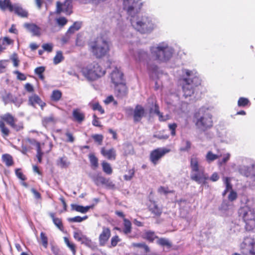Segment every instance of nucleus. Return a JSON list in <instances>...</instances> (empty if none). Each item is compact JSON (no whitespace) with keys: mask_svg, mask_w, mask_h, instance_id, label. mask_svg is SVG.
<instances>
[{"mask_svg":"<svg viewBox=\"0 0 255 255\" xmlns=\"http://www.w3.org/2000/svg\"><path fill=\"white\" fill-rule=\"evenodd\" d=\"M123 5L124 9L131 16V24L136 30L144 34L150 32L153 29V23L149 17L144 15L135 17L132 15L140 10L142 6L140 0H123Z\"/></svg>","mask_w":255,"mask_h":255,"instance_id":"f257e3e1","label":"nucleus"},{"mask_svg":"<svg viewBox=\"0 0 255 255\" xmlns=\"http://www.w3.org/2000/svg\"><path fill=\"white\" fill-rule=\"evenodd\" d=\"M110 44V41L102 35L97 36L88 43L89 50L98 59L109 56Z\"/></svg>","mask_w":255,"mask_h":255,"instance_id":"f03ea898","label":"nucleus"},{"mask_svg":"<svg viewBox=\"0 0 255 255\" xmlns=\"http://www.w3.org/2000/svg\"><path fill=\"white\" fill-rule=\"evenodd\" d=\"M196 72L185 70V77L182 80L183 96L187 98L193 95L196 88L201 85V80Z\"/></svg>","mask_w":255,"mask_h":255,"instance_id":"7ed1b4c3","label":"nucleus"},{"mask_svg":"<svg viewBox=\"0 0 255 255\" xmlns=\"http://www.w3.org/2000/svg\"><path fill=\"white\" fill-rule=\"evenodd\" d=\"M16 118L9 113H6L0 116V131L3 138L6 139L10 133V129L5 124L17 131L23 128V123L21 122L16 124Z\"/></svg>","mask_w":255,"mask_h":255,"instance_id":"20e7f679","label":"nucleus"},{"mask_svg":"<svg viewBox=\"0 0 255 255\" xmlns=\"http://www.w3.org/2000/svg\"><path fill=\"white\" fill-rule=\"evenodd\" d=\"M193 121L197 128L205 131L213 127L212 115L207 110L200 109L193 116Z\"/></svg>","mask_w":255,"mask_h":255,"instance_id":"39448f33","label":"nucleus"},{"mask_svg":"<svg viewBox=\"0 0 255 255\" xmlns=\"http://www.w3.org/2000/svg\"><path fill=\"white\" fill-rule=\"evenodd\" d=\"M238 216L245 223V229L247 231L255 230V209L249 205H244L238 210Z\"/></svg>","mask_w":255,"mask_h":255,"instance_id":"423d86ee","label":"nucleus"},{"mask_svg":"<svg viewBox=\"0 0 255 255\" xmlns=\"http://www.w3.org/2000/svg\"><path fill=\"white\" fill-rule=\"evenodd\" d=\"M190 163L192 172L191 179L198 183H205L208 177L205 174L204 168L200 166L198 158L192 157Z\"/></svg>","mask_w":255,"mask_h":255,"instance_id":"0eeeda50","label":"nucleus"},{"mask_svg":"<svg viewBox=\"0 0 255 255\" xmlns=\"http://www.w3.org/2000/svg\"><path fill=\"white\" fill-rule=\"evenodd\" d=\"M84 76L90 80H95L104 76L106 71L99 63L94 62L82 69Z\"/></svg>","mask_w":255,"mask_h":255,"instance_id":"6e6552de","label":"nucleus"},{"mask_svg":"<svg viewBox=\"0 0 255 255\" xmlns=\"http://www.w3.org/2000/svg\"><path fill=\"white\" fill-rule=\"evenodd\" d=\"M151 53L155 59L160 62H167L172 57L173 54L172 49L167 45L156 47L155 50H151Z\"/></svg>","mask_w":255,"mask_h":255,"instance_id":"1a4fd4ad","label":"nucleus"},{"mask_svg":"<svg viewBox=\"0 0 255 255\" xmlns=\"http://www.w3.org/2000/svg\"><path fill=\"white\" fill-rule=\"evenodd\" d=\"M170 151V149L167 148H156L150 152L149 155V160L154 165H156L159 163L161 158Z\"/></svg>","mask_w":255,"mask_h":255,"instance_id":"9d476101","label":"nucleus"},{"mask_svg":"<svg viewBox=\"0 0 255 255\" xmlns=\"http://www.w3.org/2000/svg\"><path fill=\"white\" fill-rule=\"evenodd\" d=\"M72 2L71 0H65L63 3L57 1L56 3V12L60 13L64 12L67 15H70L72 12Z\"/></svg>","mask_w":255,"mask_h":255,"instance_id":"9b49d317","label":"nucleus"},{"mask_svg":"<svg viewBox=\"0 0 255 255\" xmlns=\"http://www.w3.org/2000/svg\"><path fill=\"white\" fill-rule=\"evenodd\" d=\"M242 253L243 255H255V241L250 239L244 242L241 245Z\"/></svg>","mask_w":255,"mask_h":255,"instance_id":"f8f14e48","label":"nucleus"},{"mask_svg":"<svg viewBox=\"0 0 255 255\" xmlns=\"http://www.w3.org/2000/svg\"><path fill=\"white\" fill-rule=\"evenodd\" d=\"M147 209L153 218H159L162 213V208L157 204L154 200H149V203L147 205Z\"/></svg>","mask_w":255,"mask_h":255,"instance_id":"ddd939ff","label":"nucleus"},{"mask_svg":"<svg viewBox=\"0 0 255 255\" xmlns=\"http://www.w3.org/2000/svg\"><path fill=\"white\" fill-rule=\"evenodd\" d=\"M28 105L33 108H36V105H38L40 106L41 110H43L46 104L41 100L38 95L32 94L28 98Z\"/></svg>","mask_w":255,"mask_h":255,"instance_id":"4468645a","label":"nucleus"},{"mask_svg":"<svg viewBox=\"0 0 255 255\" xmlns=\"http://www.w3.org/2000/svg\"><path fill=\"white\" fill-rule=\"evenodd\" d=\"M111 78L114 85L125 83L123 73L117 67L111 73Z\"/></svg>","mask_w":255,"mask_h":255,"instance_id":"2eb2a0df","label":"nucleus"},{"mask_svg":"<svg viewBox=\"0 0 255 255\" xmlns=\"http://www.w3.org/2000/svg\"><path fill=\"white\" fill-rule=\"evenodd\" d=\"M145 110L140 105H136L133 113V119L134 123L140 122L142 118L145 116Z\"/></svg>","mask_w":255,"mask_h":255,"instance_id":"dca6fc26","label":"nucleus"},{"mask_svg":"<svg viewBox=\"0 0 255 255\" xmlns=\"http://www.w3.org/2000/svg\"><path fill=\"white\" fill-rule=\"evenodd\" d=\"M100 152L105 158L109 160H115L116 159L117 152L113 147L107 149L105 147H103L101 149Z\"/></svg>","mask_w":255,"mask_h":255,"instance_id":"f3484780","label":"nucleus"},{"mask_svg":"<svg viewBox=\"0 0 255 255\" xmlns=\"http://www.w3.org/2000/svg\"><path fill=\"white\" fill-rule=\"evenodd\" d=\"M111 235V230L109 228L104 227L102 233L99 237L100 246H104L107 243Z\"/></svg>","mask_w":255,"mask_h":255,"instance_id":"a211bd4d","label":"nucleus"},{"mask_svg":"<svg viewBox=\"0 0 255 255\" xmlns=\"http://www.w3.org/2000/svg\"><path fill=\"white\" fill-rule=\"evenodd\" d=\"M115 92L118 98H122L126 97L128 94V88L125 82L115 85Z\"/></svg>","mask_w":255,"mask_h":255,"instance_id":"6ab92c4d","label":"nucleus"},{"mask_svg":"<svg viewBox=\"0 0 255 255\" xmlns=\"http://www.w3.org/2000/svg\"><path fill=\"white\" fill-rule=\"evenodd\" d=\"M23 26L27 30L31 32L33 36H39L41 34L40 28L34 23H25Z\"/></svg>","mask_w":255,"mask_h":255,"instance_id":"aec40b11","label":"nucleus"},{"mask_svg":"<svg viewBox=\"0 0 255 255\" xmlns=\"http://www.w3.org/2000/svg\"><path fill=\"white\" fill-rule=\"evenodd\" d=\"M12 12H14L16 15L21 18H27L29 15L27 10L17 3L14 4Z\"/></svg>","mask_w":255,"mask_h":255,"instance_id":"412c9836","label":"nucleus"},{"mask_svg":"<svg viewBox=\"0 0 255 255\" xmlns=\"http://www.w3.org/2000/svg\"><path fill=\"white\" fill-rule=\"evenodd\" d=\"M72 116L74 118V120L79 124L82 123L85 119L84 113L79 109H75L73 110Z\"/></svg>","mask_w":255,"mask_h":255,"instance_id":"4be33fe9","label":"nucleus"},{"mask_svg":"<svg viewBox=\"0 0 255 255\" xmlns=\"http://www.w3.org/2000/svg\"><path fill=\"white\" fill-rule=\"evenodd\" d=\"M14 4H12L10 0H0V9L2 11L8 10L12 12Z\"/></svg>","mask_w":255,"mask_h":255,"instance_id":"5701e85b","label":"nucleus"},{"mask_svg":"<svg viewBox=\"0 0 255 255\" xmlns=\"http://www.w3.org/2000/svg\"><path fill=\"white\" fill-rule=\"evenodd\" d=\"M123 155L125 156H128L129 155H132L134 153L133 145L130 143H125L123 144Z\"/></svg>","mask_w":255,"mask_h":255,"instance_id":"b1692460","label":"nucleus"},{"mask_svg":"<svg viewBox=\"0 0 255 255\" xmlns=\"http://www.w3.org/2000/svg\"><path fill=\"white\" fill-rule=\"evenodd\" d=\"M142 237L150 243L153 242L155 239L158 238L155 232L150 230L145 231Z\"/></svg>","mask_w":255,"mask_h":255,"instance_id":"393cba45","label":"nucleus"},{"mask_svg":"<svg viewBox=\"0 0 255 255\" xmlns=\"http://www.w3.org/2000/svg\"><path fill=\"white\" fill-rule=\"evenodd\" d=\"M50 217L52 219L54 224L58 228L60 231L64 230V226L60 218H56L54 213H50L49 214Z\"/></svg>","mask_w":255,"mask_h":255,"instance_id":"a878e982","label":"nucleus"},{"mask_svg":"<svg viewBox=\"0 0 255 255\" xmlns=\"http://www.w3.org/2000/svg\"><path fill=\"white\" fill-rule=\"evenodd\" d=\"M105 177L103 176L101 173L99 172L91 176V178L97 186L102 185Z\"/></svg>","mask_w":255,"mask_h":255,"instance_id":"bb28decb","label":"nucleus"},{"mask_svg":"<svg viewBox=\"0 0 255 255\" xmlns=\"http://www.w3.org/2000/svg\"><path fill=\"white\" fill-rule=\"evenodd\" d=\"M81 243L82 244H84L93 250H94L97 248V245L96 243L92 241L91 239L87 237L86 236L84 237Z\"/></svg>","mask_w":255,"mask_h":255,"instance_id":"cd10ccee","label":"nucleus"},{"mask_svg":"<svg viewBox=\"0 0 255 255\" xmlns=\"http://www.w3.org/2000/svg\"><path fill=\"white\" fill-rule=\"evenodd\" d=\"M1 160L7 167L11 166L14 164V161L12 156L7 153L2 154L1 156Z\"/></svg>","mask_w":255,"mask_h":255,"instance_id":"c85d7f7f","label":"nucleus"},{"mask_svg":"<svg viewBox=\"0 0 255 255\" xmlns=\"http://www.w3.org/2000/svg\"><path fill=\"white\" fill-rule=\"evenodd\" d=\"M132 227H131V222L126 219L124 218V228L123 229V232L126 234L128 235L131 232Z\"/></svg>","mask_w":255,"mask_h":255,"instance_id":"c756f323","label":"nucleus"},{"mask_svg":"<svg viewBox=\"0 0 255 255\" xmlns=\"http://www.w3.org/2000/svg\"><path fill=\"white\" fill-rule=\"evenodd\" d=\"M88 157L90 162L91 166L92 168L96 169L99 167L98 158L94 153H91L89 154Z\"/></svg>","mask_w":255,"mask_h":255,"instance_id":"7c9ffc66","label":"nucleus"},{"mask_svg":"<svg viewBox=\"0 0 255 255\" xmlns=\"http://www.w3.org/2000/svg\"><path fill=\"white\" fill-rule=\"evenodd\" d=\"M71 209L73 210H75L77 212L81 213H86L90 209V206L84 207L83 206L78 205L76 204H71Z\"/></svg>","mask_w":255,"mask_h":255,"instance_id":"2f4dec72","label":"nucleus"},{"mask_svg":"<svg viewBox=\"0 0 255 255\" xmlns=\"http://www.w3.org/2000/svg\"><path fill=\"white\" fill-rule=\"evenodd\" d=\"M64 241L67 247L70 250L73 255H76V246L73 242L70 241L69 239L67 237L64 238Z\"/></svg>","mask_w":255,"mask_h":255,"instance_id":"473e14b6","label":"nucleus"},{"mask_svg":"<svg viewBox=\"0 0 255 255\" xmlns=\"http://www.w3.org/2000/svg\"><path fill=\"white\" fill-rule=\"evenodd\" d=\"M103 171L107 175H111L113 173V169L111 164L106 161H103L102 163Z\"/></svg>","mask_w":255,"mask_h":255,"instance_id":"72a5a7b5","label":"nucleus"},{"mask_svg":"<svg viewBox=\"0 0 255 255\" xmlns=\"http://www.w3.org/2000/svg\"><path fill=\"white\" fill-rule=\"evenodd\" d=\"M89 105L93 111H98L101 114L105 113L104 109L99 102H91Z\"/></svg>","mask_w":255,"mask_h":255,"instance_id":"f704fd0d","label":"nucleus"},{"mask_svg":"<svg viewBox=\"0 0 255 255\" xmlns=\"http://www.w3.org/2000/svg\"><path fill=\"white\" fill-rule=\"evenodd\" d=\"M222 155L214 154L211 151H209L206 155V160L208 163H210L221 157Z\"/></svg>","mask_w":255,"mask_h":255,"instance_id":"c9c22d12","label":"nucleus"},{"mask_svg":"<svg viewBox=\"0 0 255 255\" xmlns=\"http://www.w3.org/2000/svg\"><path fill=\"white\" fill-rule=\"evenodd\" d=\"M81 27V23L80 22H75L67 30V34H73L75 31H78Z\"/></svg>","mask_w":255,"mask_h":255,"instance_id":"e433bc0d","label":"nucleus"},{"mask_svg":"<svg viewBox=\"0 0 255 255\" xmlns=\"http://www.w3.org/2000/svg\"><path fill=\"white\" fill-rule=\"evenodd\" d=\"M62 92L58 90H53L50 96V99L52 101L58 102L62 97Z\"/></svg>","mask_w":255,"mask_h":255,"instance_id":"4c0bfd02","label":"nucleus"},{"mask_svg":"<svg viewBox=\"0 0 255 255\" xmlns=\"http://www.w3.org/2000/svg\"><path fill=\"white\" fill-rule=\"evenodd\" d=\"M158 240L157 241V244L162 247H166L168 248H170L172 247V244L169 241L164 238H158Z\"/></svg>","mask_w":255,"mask_h":255,"instance_id":"58836bf2","label":"nucleus"},{"mask_svg":"<svg viewBox=\"0 0 255 255\" xmlns=\"http://www.w3.org/2000/svg\"><path fill=\"white\" fill-rule=\"evenodd\" d=\"M127 173L124 175V179L126 181L131 180L134 176L135 169L134 168L127 170Z\"/></svg>","mask_w":255,"mask_h":255,"instance_id":"ea45409f","label":"nucleus"},{"mask_svg":"<svg viewBox=\"0 0 255 255\" xmlns=\"http://www.w3.org/2000/svg\"><path fill=\"white\" fill-rule=\"evenodd\" d=\"M147 69L149 73H153L157 72L158 67L156 65L153 63L150 60L147 62Z\"/></svg>","mask_w":255,"mask_h":255,"instance_id":"a19ab883","label":"nucleus"},{"mask_svg":"<svg viewBox=\"0 0 255 255\" xmlns=\"http://www.w3.org/2000/svg\"><path fill=\"white\" fill-rule=\"evenodd\" d=\"M250 105L249 100L245 97H240L238 101V106L240 107H245Z\"/></svg>","mask_w":255,"mask_h":255,"instance_id":"79ce46f5","label":"nucleus"},{"mask_svg":"<svg viewBox=\"0 0 255 255\" xmlns=\"http://www.w3.org/2000/svg\"><path fill=\"white\" fill-rule=\"evenodd\" d=\"M136 60L138 61H141L142 60L146 59L148 57V54L147 52L140 50L139 51L135 56Z\"/></svg>","mask_w":255,"mask_h":255,"instance_id":"37998d69","label":"nucleus"},{"mask_svg":"<svg viewBox=\"0 0 255 255\" xmlns=\"http://www.w3.org/2000/svg\"><path fill=\"white\" fill-rule=\"evenodd\" d=\"M104 180L102 185L105 186L108 189L115 188V184L111 180L110 178L105 177Z\"/></svg>","mask_w":255,"mask_h":255,"instance_id":"c03bdc74","label":"nucleus"},{"mask_svg":"<svg viewBox=\"0 0 255 255\" xmlns=\"http://www.w3.org/2000/svg\"><path fill=\"white\" fill-rule=\"evenodd\" d=\"M91 137L93 139L95 142L98 143V145H101L102 144L104 139V136L102 134H92Z\"/></svg>","mask_w":255,"mask_h":255,"instance_id":"a18cd8bd","label":"nucleus"},{"mask_svg":"<svg viewBox=\"0 0 255 255\" xmlns=\"http://www.w3.org/2000/svg\"><path fill=\"white\" fill-rule=\"evenodd\" d=\"M64 59L62 52L61 51L57 52L56 55L53 58V63L55 64H58Z\"/></svg>","mask_w":255,"mask_h":255,"instance_id":"49530a36","label":"nucleus"},{"mask_svg":"<svg viewBox=\"0 0 255 255\" xmlns=\"http://www.w3.org/2000/svg\"><path fill=\"white\" fill-rule=\"evenodd\" d=\"M88 218L87 216H85L83 217H81L80 216H76L73 218H69L67 219L68 222L72 223V222H77L80 223L81 222L85 220H86Z\"/></svg>","mask_w":255,"mask_h":255,"instance_id":"de8ad7c7","label":"nucleus"},{"mask_svg":"<svg viewBox=\"0 0 255 255\" xmlns=\"http://www.w3.org/2000/svg\"><path fill=\"white\" fill-rule=\"evenodd\" d=\"M40 240L42 242V244L43 247L46 249L48 247V238L46 234L43 232H41L40 235Z\"/></svg>","mask_w":255,"mask_h":255,"instance_id":"09e8293b","label":"nucleus"},{"mask_svg":"<svg viewBox=\"0 0 255 255\" xmlns=\"http://www.w3.org/2000/svg\"><path fill=\"white\" fill-rule=\"evenodd\" d=\"M58 164L61 167H67L69 165V162L66 157H60L58 161Z\"/></svg>","mask_w":255,"mask_h":255,"instance_id":"8fccbe9b","label":"nucleus"},{"mask_svg":"<svg viewBox=\"0 0 255 255\" xmlns=\"http://www.w3.org/2000/svg\"><path fill=\"white\" fill-rule=\"evenodd\" d=\"M158 192L166 195L168 193H174L175 191L169 190L168 187L160 186L158 189Z\"/></svg>","mask_w":255,"mask_h":255,"instance_id":"3c124183","label":"nucleus"},{"mask_svg":"<svg viewBox=\"0 0 255 255\" xmlns=\"http://www.w3.org/2000/svg\"><path fill=\"white\" fill-rule=\"evenodd\" d=\"M183 142L185 143V146L181 147L180 150L181 151H187L189 150L191 147V143L189 140H183Z\"/></svg>","mask_w":255,"mask_h":255,"instance_id":"603ef678","label":"nucleus"},{"mask_svg":"<svg viewBox=\"0 0 255 255\" xmlns=\"http://www.w3.org/2000/svg\"><path fill=\"white\" fill-rule=\"evenodd\" d=\"M15 173L18 178L19 179L25 181L26 179V176L23 174L20 168H17L15 170Z\"/></svg>","mask_w":255,"mask_h":255,"instance_id":"864d4df0","label":"nucleus"},{"mask_svg":"<svg viewBox=\"0 0 255 255\" xmlns=\"http://www.w3.org/2000/svg\"><path fill=\"white\" fill-rule=\"evenodd\" d=\"M159 107L157 103V102L155 101L153 106L149 109V113L150 114H155L156 115L159 114Z\"/></svg>","mask_w":255,"mask_h":255,"instance_id":"5fc2aeb1","label":"nucleus"},{"mask_svg":"<svg viewBox=\"0 0 255 255\" xmlns=\"http://www.w3.org/2000/svg\"><path fill=\"white\" fill-rule=\"evenodd\" d=\"M65 135L67 137L66 141L67 142H73L75 140V137L73 136V133L70 131L69 130H67L65 132Z\"/></svg>","mask_w":255,"mask_h":255,"instance_id":"6e6d98bb","label":"nucleus"},{"mask_svg":"<svg viewBox=\"0 0 255 255\" xmlns=\"http://www.w3.org/2000/svg\"><path fill=\"white\" fill-rule=\"evenodd\" d=\"M56 22L59 26L63 27L67 23L68 20L64 17H60L57 18Z\"/></svg>","mask_w":255,"mask_h":255,"instance_id":"4d7b16f0","label":"nucleus"},{"mask_svg":"<svg viewBox=\"0 0 255 255\" xmlns=\"http://www.w3.org/2000/svg\"><path fill=\"white\" fill-rule=\"evenodd\" d=\"M120 241L121 239L118 235L113 236L111 240V247H116Z\"/></svg>","mask_w":255,"mask_h":255,"instance_id":"13d9d810","label":"nucleus"},{"mask_svg":"<svg viewBox=\"0 0 255 255\" xmlns=\"http://www.w3.org/2000/svg\"><path fill=\"white\" fill-rule=\"evenodd\" d=\"M85 235H83L81 232H75L73 234L74 238L78 242H81Z\"/></svg>","mask_w":255,"mask_h":255,"instance_id":"bf43d9fd","label":"nucleus"},{"mask_svg":"<svg viewBox=\"0 0 255 255\" xmlns=\"http://www.w3.org/2000/svg\"><path fill=\"white\" fill-rule=\"evenodd\" d=\"M237 197H238V195H237V193L233 190H232L231 191H230V194H229L228 195V200L231 201V202H233L235 200H236L237 199Z\"/></svg>","mask_w":255,"mask_h":255,"instance_id":"052dcab7","label":"nucleus"},{"mask_svg":"<svg viewBox=\"0 0 255 255\" xmlns=\"http://www.w3.org/2000/svg\"><path fill=\"white\" fill-rule=\"evenodd\" d=\"M53 44L52 43H44L42 45V47L44 51L47 52H51L53 50Z\"/></svg>","mask_w":255,"mask_h":255,"instance_id":"680f3d73","label":"nucleus"},{"mask_svg":"<svg viewBox=\"0 0 255 255\" xmlns=\"http://www.w3.org/2000/svg\"><path fill=\"white\" fill-rule=\"evenodd\" d=\"M230 154L229 153H227L226 154L222 160H219L218 162V164L219 166H222L223 164H225L230 159Z\"/></svg>","mask_w":255,"mask_h":255,"instance_id":"e2e57ef3","label":"nucleus"},{"mask_svg":"<svg viewBox=\"0 0 255 255\" xmlns=\"http://www.w3.org/2000/svg\"><path fill=\"white\" fill-rule=\"evenodd\" d=\"M93 117L92 125L95 127H102V125L101 124V122L97 116L96 115H94Z\"/></svg>","mask_w":255,"mask_h":255,"instance_id":"0e129e2a","label":"nucleus"},{"mask_svg":"<svg viewBox=\"0 0 255 255\" xmlns=\"http://www.w3.org/2000/svg\"><path fill=\"white\" fill-rule=\"evenodd\" d=\"M177 124L175 123H173L168 125V128L171 131V135L175 136L176 135V129L177 128Z\"/></svg>","mask_w":255,"mask_h":255,"instance_id":"69168bd1","label":"nucleus"},{"mask_svg":"<svg viewBox=\"0 0 255 255\" xmlns=\"http://www.w3.org/2000/svg\"><path fill=\"white\" fill-rule=\"evenodd\" d=\"M14 73L16 75V78L20 81H24L26 79V76L23 73H21L19 71H15Z\"/></svg>","mask_w":255,"mask_h":255,"instance_id":"338daca9","label":"nucleus"},{"mask_svg":"<svg viewBox=\"0 0 255 255\" xmlns=\"http://www.w3.org/2000/svg\"><path fill=\"white\" fill-rule=\"evenodd\" d=\"M231 179L229 177H225L224 179V182L226 185V190L227 191H229L231 190V191L232 189V185L230 183Z\"/></svg>","mask_w":255,"mask_h":255,"instance_id":"774afa93","label":"nucleus"}]
</instances>
